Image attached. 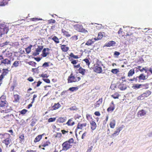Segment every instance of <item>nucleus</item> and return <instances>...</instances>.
<instances>
[{
	"label": "nucleus",
	"mask_w": 152,
	"mask_h": 152,
	"mask_svg": "<svg viewBox=\"0 0 152 152\" xmlns=\"http://www.w3.org/2000/svg\"><path fill=\"white\" fill-rule=\"evenodd\" d=\"M2 72L0 75V86L2 83V81L4 77L8 73L9 70L8 69H3Z\"/></svg>",
	"instance_id": "nucleus-8"
},
{
	"label": "nucleus",
	"mask_w": 152,
	"mask_h": 152,
	"mask_svg": "<svg viewBox=\"0 0 152 152\" xmlns=\"http://www.w3.org/2000/svg\"><path fill=\"white\" fill-rule=\"evenodd\" d=\"M14 98L16 102H18L19 101L20 98L19 95L18 94L14 95Z\"/></svg>",
	"instance_id": "nucleus-50"
},
{
	"label": "nucleus",
	"mask_w": 152,
	"mask_h": 152,
	"mask_svg": "<svg viewBox=\"0 0 152 152\" xmlns=\"http://www.w3.org/2000/svg\"><path fill=\"white\" fill-rule=\"evenodd\" d=\"M118 87L121 90H124L127 88L126 84L121 83H118Z\"/></svg>",
	"instance_id": "nucleus-15"
},
{
	"label": "nucleus",
	"mask_w": 152,
	"mask_h": 152,
	"mask_svg": "<svg viewBox=\"0 0 152 152\" xmlns=\"http://www.w3.org/2000/svg\"><path fill=\"white\" fill-rule=\"evenodd\" d=\"M91 129V130L93 131L95 130L97 127V125L96 123L94 121V120L90 122Z\"/></svg>",
	"instance_id": "nucleus-17"
},
{
	"label": "nucleus",
	"mask_w": 152,
	"mask_h": 152,
	"mask_svg": "<svg viewBox=\"0 0 152 152\" xmlns=\"http://www.w3.org/2000/svg\"><path fill=\"white\" fill-rule=\"evenodd\" d=\"M49 50L50 49L48 48H44L42 52V56L44 57H46L49 54V52H48Z\"/></svg>",
	"instance_id": "nucleus-14"
},
{
	"label": "nucleus",
	"mask_w": 152,
	"mask_h": 152,
	"mask_svg": "<svg viewBox=\"0 0 152 152\" xmlns=\"http://www.w3.org/2000/svg\"><path fill=\"white\" fill-rule=\"evenodd\" d=\"M81 79L80 77H77V75H73L71 73L68 77L67 80L68 83L76 82L79 81Z\"/></svg>",
	"instance_id": "nucleus-3"
},
{
	"label": "nucleus",
	"mask_w": 152,
	"mask_h": 152,
	"mask_svg": "<svg viewBox=\"0 0 152 152\" xmlns=\"http://www.w3.org/2000/svg\"><path fill=\"white\" fill-rule=\"evenodd\" d=\"M70 57L69 58V60L71 61V63L73 64H76L78 61L77 60H73L72 58L75 59H78L79 57L77 55H74L73 53H71L69 55Z\"/></svg>",
	"instance_id": "nucleus-6"
},
{
	"label": "nucleus",
	"mask_w": 152,
	"mask_h": 152,
	"mask_svg": "<svg viewBox=\"0 0 152 152\" xmlns=\"http://www.w3.org/2000/svg\"><path fill=\"white\" fill-rule=\"evenodd\" d=\"M122 127H120L118 128H116V130L115 131L118 132L119 133V132L120 131L122 130Z\"/></svg>",
	"instance_id": "nucleus-60"
},
{
	"label": "nucleus",
	"mask_w": 152,
	"mask_h": 152,
	"mask_svg": "<svg viewBox=\"0 0 152 152\" xmlns=\"http://www.w3.org/2000/svg\"><path fill=\"white\" fill-rule=\"evenodd\" d=\"M119 134V133L118 132H116V131H115L114 132V133L112 134L111 137H114L118 135Z\"/></svg>",
	"instance_id": "nucleus-58"
},
{
	"label": "nucleus",
	"mask_w": 152,
	"mask_h": 152,
	"mask_svg": "<svg viewBox=\"0 0 152 152\" xmlns=\"http://www.w3.org/2000/svg\"><path fill=\"white\" fill-rule=\"evenodd\" d=\"M134 73V69H130L128 74V77L132 76Z\"/></svg>",
	"instance_id": "nucleus-42"
},
{
	"label": "nucleus",
	"mask_w": 152,
	"mask_h": 152,
	"mask_svg": "<svg viewBox=\"0 0 152 152\" xmlns=\"http://www.w3.org/2000/svg\"><path fill=\"white\" fill-rule=\"evenodd\" d=\"M60 47L62 51L64 52H67L69 49V48L68 47H66L65 45H62Z\"/></svg>",
	"instance_id": "nucleus-21"
},
{
	"label": "nucleus",
	"mask_w": 152,
	"mask_h": 152,
	"mask_svg": "<svg viewBox=\"0 0 152 152\" xmlns=\"http://www.w3.org/2000/svg\"><path fill=\"white\" fill-rule=\"evenodd\" d=\"M43 46L40 45L38 46V47L36 50L35 52H34L33 53V55L34 56H36L38 55L40 52H41L43 49Z\"/></svg>",
	"instance_id": "nucleus-11"
},
{
	"label": "nucleus",
	"mask_w": 152,
	"mask_h": 152,
	"mask_svg": "<svg viewBox=\"0 0 152 152\" xmlns=\"http://www.w3.org/2000/svg\"><path fill=\"white\" fill-rule=\"evenodd\" d=\"M74 141L73 139L71 138L64 142L62 145V150L66 151L71 148L72 146V144L74 142Z\"/></svg>",
	"instance_id": "nucleus-2"
},
{
	"label": "nucleus",
	"mask_w": 152,
	"mask_h": 152,
	"mask_svg": "<svg viewBox=\"0 0 152 152\" xmlns=\"http://www.w3.org/2000/svg\"><path fill=\"white\" fill-rule=\"evenodd\" d=\"M149 83H145V84H141V88L145 89H147L149 88Z\"/></svg>",
	"instance_id": "nucleus-43"
},
{
	"label": "nucleus",
	"mask_w": 152,
	"mask_h": 152,
	"mask_svg": "<svg viewBox=\"0 0 152 152\" xmlns=\"http://www.w3.org/2000/svg\"><path fill=\"white\" fill-rule=\"evenodd\" d=\"M78 89V88L76 87H71L69 88V90L73 92L74 91L77 90Z\"/></svg>",
	"instance_id": "nucleus-51"
},
{
	"label": "nucleus",
	"mask_w": 152,
	"mask_h": 152,
	"mask_svg": "<svg viewBox=\"0 0 152 152\" xmlns=\"http://www.w3.org/2000/svg\"><path fill=\"white\" fill-rule=\"evenodd\" d=\"M146 111L143 109L140 110L137 113V115L139 117L145 116L146 115Z\"/></svg>",
	"instance_id": "nucleus-18"
},
{
	"label": "nucleus",
	"mask_w": 152,
	"mask_h": 152,
	"mask_svg": "<svg viewBox=\"0 0 152 152\" xmlns=\"http://www.w3.org/2000/svg\"><path fill=\"white\" fill-rule=\"evenodd\" d=\"M61 132H62V133L63 134H66V133H67L69 131L68 130H61Z\"/></svg>",
	"instance_id": "nucleus-62"
},
{
	"label": "nucleus",
	"mask_w": 152,
	"mask_h": 152,
	"mask_svg": "<svg viewBox=\"0 0 152 152\" xmlns=\"http://www.w3.org/2000/svg\"><path fill=\"white\" fill-rule=\"evenodd\" d=\"M115 108V105L114 102L112 101L110 104V106L107 109L108 112H112L114 110Z\"/></svg>",
	"instance_id": "nucleus-12"
},
{
	"label": "nucleus",
	"mask_w": 152,
	"mask_h": 152,
	"mask_svg": "<svg viewBox=\"0 0 152 152\" xmlns=\"http://www.w3.org/2000/svg\"><path fill=\"white\" fill-rule=\"evenodd\" d=\"M31 20L33 21H37L42 20V19L39 18H33L31 19Z\"/></svg>",
	"instance_id": "nucleus-54"
},
{
	"label": "nucleus",
	"mask_w": 152,
	"mask_h": 152,
	"mask_svg": "<svg viewBox=\"0 0 152 152\" xmlns=\"http://www.w3.org/2000/svg\"><path fill=\"white\" fill-rule=\"evenodd\" d=\"M99 66V64L97 63H96V64L94 65L93 70L94 72L99 74L102 73V68L101 67Z\"/></svg>",
	"instance_id": "nucleus-9"
},
{
	"label": "nucleus",
	"mask_w": 152,
	"mask_h": 152,
	"mask_svg": "<svg viewBox=\"0 0 152 152\" xmlns=\"http://www.w3.org/2000/svg\"><path fill=\"white\" fill-rule=\"evenodd\" d=\"M103 35L102 33L99 32L98 34L97 37L95 38L94 39V40L95 41L98 40L102 39L103 37Z\"/></svg>",
	"instance_id": "nucleus-28"
},
{
	"label": "nucleus",
	"mask_w": 152,
	"mask_h": 152,
	"mask_svg": "<svg viewBox=\"0 0 152 152\" xmlns=\"http://www.w3.org/2000/svg\"><path fill=\"white\" fill-rule=\"evenodd\" d=\"M122 29L121 28H120L118 32V34H119V36L123 37L124 36V32L122 31Z\"/></svg>",
	"instance_id": "nucleus-44"
},
{
	"label": "nucleus",
	"mask_w": 152,
	"mask_h": 152,
	"mask_svg": "<svg viewBox=\"0 0 152 152\" xmlns=\"http://www.w3.org/2000/svg\"><path fill=\"white\" fill-rule=\"evenodd\" d=\"M44 134H45L43 133L41 135H39L37 136L34 140V142H39L42 139V136Z\"/></svg>",
	"instance_id": "nucleus-24"
},
{
	"label": "nucleus",
	"mask_w": 152,
	"mask_h": 152,
	"mask_svg": "<svg viewBox=\"0 0 152 152\" xmlns=\"http://www.w3.org/2000/svg\"><path fill=\"white\" fill-rule=\"evenodd\" d=\"M0 136L2 139H4L2 142L7 147H8L9 145L10 146V145L12 144V140L10 134L7 133H4L0 134Z\"/></svg>",
	"instance_id": "nucleus-1"
},
{
	"label": "nucleus",
	"mask_w": 152,
	"mask_h": 152,
	"mask_svg": "<svg viewBox=\"0 0 152 152\" xmlns=\"http://www.w3.org/2000/svg\"><path fill=\"white\" fill-rule=\"evenodd\" d=\"M7 132L10 133V135L14 136V133L12 129H10L9 130H8Z\"/></svg>",
	"instance_id": "nucleus-56"
},
{
	"label": "nucleus",
	"mask_w": 152,
	"mask_h": 152,
	"mask_svg": "<svg viewBox=\"0 0 152 152\" xmlns=\"http://www.w3.org/2000/svg\"><path fill=\"white\" fill-rule=\"evenodd\" d=\"M145 98V97L144 95H143V94H142L137 97V100L141 101L144 99Z\"/></svg>",
	"instance_id": "nucleus-45"
},
{
	"label": "nucleus",
	"mask_w": 152,
	"mask_h": 152,
	"mask_svg": "<svg viewBox=\"0 0 152 152\" xmlns=\"http://www.w3.org/2000/svg\"><path fill=\"white\" fill-rule=\"evenodd\" d=\"M86 118L89 122L94 120L93 118L92 115L88 114H86Z\"/></svg>",
	"instance_id": "nucleus-33"
},
{
	"label": "nucleus",
	"mask_w": 152,
	"mask_h": 152,
	"mask_svg": "<svg viewBox=\"0 0 152 152\" xmlns=\"http://www.w3.org/2000/svg\"><path fill=\"white\" fill-rule=\"evenodd\" d=\"M133 89L137 90L139 88H141V84H136L134 85L132 87Z\"/></svg>",
	"instance_id": "nucleus-36"
},
{
	"label": "nucleus",
	"mask_w": 152,
	"mask_h": 152,
	"mask_svg": "<svg viewBox=\"0 0 152 152\" xmlns=\"http://www.w3.org/2000/svg\"><path fill=\"white\" fill-rule=\"evenodd\" d=\"M111 97L114 99H118L120 96L119 94L117 92H115L114 94L111 95Z\"/></svg>",
	"instance_id": "nucleus-35"
},
{
	"label": "nucleus",
	"mask_w": 152,
	"mask_h": 152,
	"mask_svg": "<svg viewBox=\"0 0 152 152\" xmlns=\"http://www.w3.org/2000/svg\"><path fill=\"white\" fill-rule=\"evenodd\" d=\"M111 72L113 74H116L119 72V69H113L111 70Z\"/></svg>",
	"instance_id": "nucleus-47"
},
{
	"label": "nucleus",
	"mask_w": 152,
	"mask_h": 152,
	"mask_svg": "<svg viewBox=\"0 0 152 152\" xmlns=\"http://www.w3.org/2000/svg\"><path fill=\"white\" fill-rule=\"evenodd\" d=\"M74 27L75 29L78 31L84 33L88 32L86 30L85 28H83L82 25L79 24L76 25L74 26Z\"/></svg>",
	"instance_id": "nucleus-10"
},
{
	"label": "nucleus",
	"mask_w": 152,
	"mask_h": 152,
	"mask_svg": "<svg viewBox=\"0 0 152 152\" xmlns=\"http://www.w3.org/2000/svg\"><path fill=\"white\" fill-rule=\"evenodd\" d=\"M43 80L47 83H50V80L48 79H43Z\"/></svg>",
	"instance_id": "nucleus-63"
},
{
	"label": "nucleus",
	"mask_w": 152,
	"mask_h": 152,
	"mask_svg": "<svg viewBox=\"0 0 152 152\" xmlns=\"http://www.w3.org/2000/svg\"><path fill=\"white\" fill-rule=\"evenodd\" d=\"M61 136L62 134L61 133H57L55 137L60 138L61 137Z\"/></svg>",
	"instance_id": "nucleus-57"
},
{
	"label": "nucleus",
	"mask_w": 152,
	"mask_h": 152,
	"mask_svg": "<svg viewBox=\"0 0 152 152\" xmlns=\"http://www.w3.org/2000/svg\"><path fill=\"white\" fill-rule=\"evenodd\" d=\"M75 123L74 121H72V118L69 119L68 121L66 123V124L68 126H71L73 125Z\"/></svg>",
	"instance_id": "nucleus-29"
},
{
	"label": "nucleus",
	"mask_w": 152,
	"mask_h": 152,
	"mask_svg": "<svg viewBox=\"0 0 152 152\" xmlns=\"http://www.w3.org/2000/svg\"><path fill=\"white\" fill-rule=\"evenodd\" d=\"M61 106V105L58 102L57 103H55L54 105L52 107L53 110H56L58 109Z\"/></svg>",
	"instance_id": "nucleus-30"
},
{
	"label": "nucleus",
	"mask_w": 152,
	"mask_h": 152,
	"mask_svg": "<svg viewBox=\"0 0 152 152\" xmlns=\"http://www.w3.org/2000/svg\"><path fill=\"white\" fill-rule=\"evenodd\" d=\"M11 63V60L7 58L3 59L1 61L0 64L6 66L7 65L10 64Z\"/></svg>",
	"instance_id": "nucleus-13"
},
{
	"label": "nucleus",
	"mask_w": 152,
	"mask_h": 152,
	"mask_svg": "<svg viewBox=\"0 0 152 152\" xmlns=\"http://www.w3.org/2000/svg\"><path fill=\"white\" fill-rule=\"evenodd\" d=\"M145 98L147 97L151 94V92L149 90L147 91L142 94Z\"/></svg>",
	"instance_id": "nucleus-39"
},
{
	"label": "nucleus",
	"mask_w": 152,
	"mask_h": 152,
	"mask_svg": "<svg viewBox=\"0 0 152 152\" xmlns=\"http://www.w3.org/2000/svg\"><path fill=\"white\" fill-rule=\"evenodd\" d=\"M12 45V46H13L14 45L13 43H12V44H11V42H4L2 44V47H3L6 45Z\"/></svg>",
	"instance_id": "nucleus-48"
},
{
	"label": "nucleus",
	"mask_w": 152,
	"mask_h": 152,
	"mask_svg": "<svg viewBox=\"0 0 152 152\" xmlns=\"http://www.w3.org/2000/svg\"><path fill=\"white\" fill-rule=\"evenodd\" d=\"M62 33L63 34V35L66 37H69L71 36V35L69 34L68 31H66L65 30L62 29Z\"/></svg>",
	"instance_id": "nucleus-26"
},
{
	"label": "nucleus",
	"mask_w": 152,
	"mask_h": 152,
	"mask_svg": "<svg viewBox=\"0 0 152 152\" xmlns=\"http://www.w3.org/2000/svg\"><path fill=\"white\" fill-rule=\"evenodd\" d=\"M83 61H85L86 65L88 66L90 64V63L89 60L88 58H85L83 60Z\"/></svg>",
	"instance_id": "nucleus-49"
},
{
	"label": "nucleus",
	"mask_w": 152,
	"mask_h": 152,
	"mask_svg": "<svg viewBox=\"0 0 152 152\" xmlns=\"http://www.w3.org/2000/svg\"><path fill=\"white\" fill-rule=\"evenodd\" d=\"M115 44V42L114 41H110L106 43V46L107 47L113 46Z\"/></svg>",
	"instance_id": "nucleus-38"
},
{
	"label": "nucleus",
	"mask_w": 152,
	"mask_h": 152,
	"mask_svg": "<svg viewBox=\"0 0 152 152\" xmlns=\"http://www.w3.org/2000/svg\"><path fill=\"white\" fill-rule=\"evenodd\" d=\"M50 144V142L48 141L42 142L41 145L39 146V148L44 147L48 146Z\"/></svg>",
	"instance_id": "nucleus-22"
},
{
	"label": "nucleus",
	"mask_w": 152,
	"mask_h": 152,
	"mask_svg": "<svg viewBox=\"0 0 152 152\" xmlns=\"http://www.w3.org/2000/svg\"><path fill=\"white\" fill-rule=\"evenodd\" d=\"M79 73L83 75H85V72H86V70L83 68L82 67H80L78 69Z\"/></svg>",
	"instance_id": "nucleus-25"
},
{
	"label": "nucleus",
	"mask_w": 152,
	"mask_h": 152,
	"mask_svg": "<svg viewBox=\"0 0 152 152\" xmlns=\"http://www.w3.org/2000/svg\"><path fill=\"white\" fill-rule=\"evenodd\" d=\"M86 125L87 124L86 123L82 124L79 123L77 124V127L75 129V131L76 132L79 129H82L83 127H86Z\"/></svg>",
	"instance_id": "nucleus-16"
},
{
	"label": "nucleus",
	"mask_w": 152,
	"mask_h": 152,
	"mask_svg": "<svg viewBox=\"0 0 152 152\" xmlns=\"http://www.w3.org/2000/svg\"><path fill=\"white\" fill-rule=\"evenodd\" d=\"M8 103L6 100L4 96H2L0 98V107H7Z\"/></svg>",
	"instance_id": "nucleus-7"
},
{
	"label": "nucleus",
	"mask_w": 152,
	"mask_h": 152,
	"mask_svg": "<svg viewBox=\"0 0 152 152\" xmlns=\"http://www.w3.org/2000/svg\"><path fill=\"white\" fill-rule=\"evenodd\" d=\"M115 120H113L111 121L110 123V127L112 129H113L115 127Z\"/></svg>",
	"instance_id": "nucleus-34"
},
{
	"label": "nucleus",
	"mask_w": 152,
	"mask_h": 152,
	"mask_svg": "<svg viewBox=\"0 0 152 152\" xmlns=\"http://www.w3.org/2000/svg\"><path fill=\"white\" fill-rule=\"evenodd\" d=\"M66 119V117H60L58 118L57 121L59 123H62L65 122Z\"/></svg>",
	"instance_id": "nucleus-27"
},
{
	"label": "nucleus",
	"mask_w": 152,
	"mask_h": 152,
	"mask_svg": "<svg viewBox=\"0 0 152 152\" xmlns=\"http://www.w3.org/2000/svg\"><path fill=\"white\" fill-rule=\"evenodd\" d=\"M32 47V45H31L26 48L25 50L27 53L28 54L30 53L31 51V48Z\"/></svg>",
	"instance_id": "nucleus-40"
},
{
	"label": "nucleus",
	"mask_w": 152,
	"mask_h": 152,
	"mask_svg": "<svg viewBox=\"0 0 152 152\" xmlns=\"http://www.w3.org/2000/svg\"><path fill=\"white\" fill-rule=\"evenodd\" d=\"M93 39H88L85 45L88 46H90L92 45L94 43V42L93 41Z\"/></svg>",
	"instance_id": "nucleus-37"
},
{
	"label": "nucleus",
	"mask_w": 152,
	"mask_h": 152,
	"mask_svg": "<svg viewBox=\"0 0 152 152\" xmlns=\"http://www.w3.org/2000/svg\"><path fill=\"white\" fill-rule=\"evenodd\" d=\"M102 98L99 99L98 101L96 102L95 104V108L98 107L100 106V104H102Z\"/></svg>",
	"instance_id": "nucleus-32"
},
{
	"label": "nucleus",
	"mask_w": 152,
	"mask_h": 152,
	"mask_svg": "<svg viewBox=\"0 0 152 152\" xmlns=\"http://www.w3.org/2000/svg\"><path fill=\"white\" fill-rule=\"evenodd\" d=\"M138 78L140 80H145L147 79L148 77L145 76L143 74H141L139 76H137Z\"/></svg>",
	"instance_id": "nucleus-31"
},
{
	"label": "nucleus",
	"mask_w": 152,
	"mask_h": 152,
	"mask_svg": "<svg viewBox=\"0 0 152 152\" xmlns=\"http://www.w3.org/2000/svg\"><path fill=\"white\" fill-rule=\"evenodd\" d=\"M28 64L32 66H36V65L37 64L35 62L31 61L28 62Z\"/></svg>",
	"instance_id": "nucleus-52"
},
{
	"label": "nucleus",
	"mask_w": 152,
	"mask_h": 152,
	"mask_svg": "<svg viewBox=\"0 0 152 152\" xmlns=\"http://www.w3.org/2000/svg\"><path fill=\"white\" fill-rule=\"evenodd\" d=\"M20 62L18 61H15L13 64V65L12 66V68L13 67H17L19 64Z\"/></svg>",
	"instance_id": "nucleus-46"
},
{
	"label": "nucleus",
	"mask_w": 152,
	"mask_h": 152,
	"mask_svg": "<svg viewBox=\"0 0 152 152\" xmlns=\"http://www.w3.org/2000/svg\"><path fill=\"white\" fill-rule=\"evenodd\" d=\"M69 109L71 110H77V108L76 106H74L70 108Z\"/></svg>",
	"instance_id": "nucleus-59"
},
{
	"label": "nucleus",
	"mask_w": 152,
	"mask_h": 152,
	"mask_svg": "<svg viewBox=\"0 0 152 152\" xmlns=\"http://www.w3.org/2000/svg\"><path fill=\"white\" fill-rule=\"evenodd\" d=\"M2 53L3 54L5 53V56L6 57H10L12 55V53L11 52L9 51H7L6 50L3 51Z\"/></svg>",
	"instance_id": "nucleus-20"
},
{
	"label": "nucleus",
	"mask_w": 152,
	"mask_h": 152,
	"mask_svg": "<svg viewBox=\"0 0 152 152\" xmlns=\"http://www.w3.org/2000/svg\"><path fill=\"white\" fill-rule=\"evenodd\" d=\"M27 111V110L25 109H23L20 111V113L22 115L25 114Z\"/></svg>",
	"instance_id": "nucleus-55"
},
{
	"label": "nucleus",
	"mask_w": 152,
	"mask_h": 152,
	"mask_svg": "<svg viewBox=\"0 0 152 152\" xmlns=\"http://www.w3.org/2000/svg\"><path fill=\"white\" fill-rule=\"evenodd\" d=\"M48 22L49 23H55L56 22V21L54 20L51 19L48 20Z\"/></svg>",
	"instance_id": "nucleus-61"
},
{
	"label": "nucleus",
	"mask_w": 152,
	"mask_h": 152,
	"mask_svg": "<svg viewBox=\"0 0 152 152\" xmlns=\"http://www.w3.org/2000/svg\"><path fill=\"white\" fill-rule=\"evenodd\" d=\"M9 30L8 27L4 23H0V37L2 35L7 33Z\"/></svg>",
	"instance_id": "nucleus-4"
},
{
	"label": "nucleus",
	"mask_w": 152,
	"mask_h": 152,
	"mask_svg": "<svg viewBox=\"0 0 152 152\" xmlns=\"http://www.w3.org/2000/svg\"><path fill=\"white\" fill-rule=\"evenodd\" d=\"M94 114L97 116H99L101 114L100 112L99 111H96L94 113Z\"/></svg>",
	"instance_id": "nucleus-64"
},
{
	"label": "nucleus",
	"mask_w": 152,
	"mask_h": 152,
	"mask_svg": "<svg viewBox=\"0 0 152 152\" xmlns=\"http://www.w3.org/2000/svg\"><path fill=\"white\" fill-rule=\"evenodd\" d=\"M11 110V109L7 108L2 110L1 109L0 110V117L2 119H3L8 113L10 112Z\"/></svg>",
	"instance_id": "nucleus-5"
},
{
	"label": "nucleus",
	"mask_w": 152,
	"mask_h": 152,
	"mask_svg": "<svg viewBox=\"0 0 152 152\" xmlns=\"http://www.w3.org/2000/svg\"><path fill=\"white\" fill-rule=\"evenodd\" d=\"M14 115L12 114L9 115L7 114L3 119L8 121H11L12 120Z\"/></svg>",
	"instance_id": "nucleus-19"
},
{
	"label": "nucleus",
	"mask_w": 152,
	"mask_h": 152,
	"mask_svg": "<svg viewBox=\"0 0 152 152\" xmlns=\"http://www.w3.org/2000/svg\"><path fill=\"white\" fill-rule=\"evenodd\" d=\"M19 142L20 143H23L25 141L24 134H20L19 137Z\"/></svg>",
	"instance_id": "nucleus-23"
},
{
	"label": "nucleus",
	"mask_w": 152,
	"mask_h": 152,
	"mask_svg": "<svg viewBox=\"0 0 152 152\" xmlns=\"http://www.w3.org/2000/svg\"><path fill=\"white\" fill-rule=\"evenodd\" d=\"M52 39L55 42L56 44L58 43L59 42V39L56 36H54Z\"/></svg>",
	"instance_id": "nucleus-41"
},
{
	"label": "nucleus",
	"mask_w": 152,
	"mask_h": 152,
	"mask_svg": "<svg viewBox=\"0 0 152 152\" xmlns=\"http://www.w3.org/2000/svg\"><path fill=\"white\" fill-rule=\"evenodd\" d=\"M56 120V118H50L48 120V122L49 123L54 121Z\"/></svg>",
	"instance_id": "nucleus-53"
}]
</instances>
